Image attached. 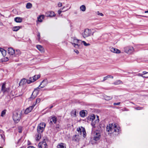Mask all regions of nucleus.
<instances>
[{
	"mask_svg": "<svg viewBox=\"0 0 148 148\" xmlns=\"http://www.w3.org/2000/svg\"><path fill=\"white\" fill-rule=\"evenodd\" d=\"M143 73L144 75L146 74H147L148 73V72H146L145 71H144L143 72Z\"/></svg>",
	"mask_w": 148,
	"mask_h": 148,
	"instance_id": "3c124183",
	"label": "nucleus"
},
{
	"mask_svg": "<svg viewBox=\"0 0 148 148\" xmlns=\"http://www.w3.org/2000/svg\"><path fill=\"white\" fill-rule=\"evenodd\" d=\"M38 89L36 88L34 90L31 95V98H32V99H34L37 95L38 93Z\"/></svg>",
	"mask_w": 148,
	"mask_h": 148,
	"instance_id": "f8f14e48",
	"label": "nucleus"
},
{
	"mask_svg": "<svg viewBox=\"0 0 148 148\" xmlns=\"http://www.w3.org/2000/svg\"><path fill=\"white\" fill-rule=\"evenodd\" d=\"M41 135L40 133H39L36 135V140H39L41 138Z\"/></svg>",
	"mask_w": 148,
	"mask_h": 148,
	"instance_id": "473e14b6",
	"label": "nucleus"
},
{
	"mask_svg": "<svg viewBox=\"0 0 148 148\" xmlns=\"http://www.w3.org/2000/svg\"><path fill=\"white\" fill-rule=\"evenodd\" d=\"M138 76H141L142 77H143V75L141 74H140V73H139L138 74Z\"/></svg>",
	"mask_w": 148,
	"mask_h": 148,
	"instance_id": "864d4df0",
	"label": "nucleus"
},
{
	"mask_svg": "<svg viewBox=\"0 0 148 148\" xmlns=\"http://www.w3.org/2000/svg\"><path fill=\"white\" fill-rule=\"evenodd\" d=\"M77 131L79 134L81 135L82 134L83 136L85 137L86 136V130L84 128L81 127L77 128Z\"/></svg>",
	"mask_w": 148,
	"mask_h": 148,
	"instance_id": "0eeeda50",
	"label": "nucleus"
},
{
	"mask_svg": "<svg viewBox=\"0 0 148 148\" xmlns=\"http://www.w3.org/2000/svg\"><path fill=\"white\" fill-rule=\"evenodd\" d=\"M34 82V80H33L32 79H31V77L29 78V80L27 81V82L28 84H30L31 82Z\"/></svg>",
	"mask_w": 148,
	"mask_h": 148,
	"instance_id": "e433bc0d",
	"label": "nucleus"
},
{
	"mask_svg": "<svg viewBox=\"0 0 148 148\" xmlns=\"http://www.w3.org/2000/svg\"><path fill=\"white\" fill-rule=\"evenodd\" d=\"M32 7V4L30 3H27L26 5V7L27 9H30Z\"/></svg>",
	"mask_w": 148,
	"mask_h": 148,
	"instance_id": "f704fd0d",
	"label": "nucleus"
},
{
	"mask_svg": "<svg viewBox=\"0 0 148 148\" xmlns=\"http://www.w3.org/2000/svg\"><path fill=\"white\" fill-rule=\"evenodd\" d=\"M48 83L47 79H45L42 82L40 86L36 88L38 89H40L41 88H43L47 85Z\"/></svg>",
	"mask_w": 148,
	"mask_h": 148,
	"instance_id": "1a4fd4ad",
	"label": "nucleus"
},
{
	"mask_svg": "<svg viewBox=\"0 0 148 148\" xmlns=\"http://www.w3.org/2000/svg\"><path fill=\"white\" fill-rule=\"evenodd\" d=\"M80 9L81 11L84 12L86 11V7L85 5H82L80 6Z\"/></svg>",
	"mask_w": 148,
	"mask_h": 148,
	"instance_id": "a878e982",
	"label": "nucleus"
},
{
	"mask_svg": "<svg viewBox=\"0 0 148 148\" xmlns=\"http://www.w3.org/2000/svg\"><path fill=\"white\" fill-rule=\"evenodd\" d=\"M46 126V124L45 123H40L37 127V132L39 133H41L44 130Z\"/></svg>",
	"mask_w": 148,
	"mask_h": 148,
	"instance_id": "423d86ee",
	"label": "nucleus"
},
{
	"mask_svg": "<svg viewBox=\"0 0 148 148\" xmlns=\"http://www.w3.org/2000/svg\"><path fill=\"white\" fill-rule=\"evenodd\" d=\"M120 103V102H118L117 103H114V105H119Z\"/></svg>",
	"mask_w": 148,
	"mask_h": 148,
	"instance_id": "a18cd8bd",
	"label": "nucleus"
},
{
	"mask_svg": "<svg viewBox=\"0 0 148 148\" xmlns=\"http://www.w3.org/2000/svg\"><path fill=\"white\" fill-rule=\"evenodd\" d=\"M25 79H22L21 82H20V83H21L22 82H23L24 81H25Z\"/></svg>",
	"mask_w": 148,
	"mask_h": 148,
	"instance_id": "603ef678",
	"label": "nucleus"
},
{
	"mask_svg": "<svg viewBox=\"0 0 148 148\" xmlns=\"http://www.w3.org/2000/svg\"><path fill=\"white\" fill-rule=\"evenodd\" d=\"M146 76H143V77H143V78H146Z\"/></svg>",
	"mask_w": 148,
	"mask_h": 148,
	"instance_id": "e2e57ef3",
	"label": "nucleus"
},
{
	"mask_svg": "<svg viewBox=\"0 0 148 148\" xmlns=\"http://www.w3.org/2000/svg\"><path fill=\"white\" fill-rule=\"evenodd\" d=\"M40 77V76L39 75H36L33 77H31V79H32L33 80H34L35 81L39 78Z\"/></svg>",
	"mask_w": 148,
	"mask_h": 148,
	"instance_id": "b1692460",
	"label": "nucleus"
},
{
	"mask_svg": "<svg viewBox=\"0 0 148 148\" xmlns=\"http://www.w3.org/2000/svg\"><path fill=\"white\" fill-rule=\"evenodd\" d=\"M95 116L94 115H91L90 116V119L91 121H92V123H91V125L94 127H95V125L97 124L99 122V116H97V119L95 120Z\"/></svg>",
	"mask_w": 148,
	"mask_h": 148,
	"instance_id": "7ed1b4c3",
	"label": "nucleus"
},
{
	"mask_svg": "<svg viewBox=\"0 0 148 148\" xmlns=\"http://www.w3.org/2000/svg\"><path fill=\"white\" fill-rule=\"evenodd\" d=\"M109 78H111L113 79V77L112 76L110 75H108L107 76L105 77H103V81H104L107 80V79Z\"/></svg>",
	"mask_w": 148,
	"mask_h": 148,
	"instance_id": "72a5a7b5",
	"label": "nucleus"
},
{
	"mask_svg": "<svg viewBox=\"0 0 148 148\" xmlns=\"http://www.w3.org/2000/svg\"><path fill=\"white\" fill-rule=\"evenodd\" d=\"M104 98L106 100H109L112 99V96H109L107 95H105L104 96Z\"/></svg>",
	"mask_w": 148,
	"mask_h": 148,
	"instance_id": "c85d7f7f",
	"label": "nucleus"
},
{
	"mask_svg": "<svg viewBox=\"0 0 148 148\" xmlns=\"http://www.w3.org/2000/svg\"><path fill=\"white\" fill-rule=\"evenodd\" d=\"M80 115L81 117H84L86 116V112L84 110H82L80 112Z\"/></svg>",
	"mask_w": 148,
	"mask_h": 148,
	"instance_id": "cd10ccee",
	"label": "nucleus"
},
{
	"mask_svg": "<svg viewBox=\"0 0 148 148\" xmlns=\"http://www.w3.org/2000/svg\"><path fill=\"white\" fill-rule=\"evenodd\" d=\"M72 140L75 141H78L79 139V135H75L72 137Z\"/></svg>",
	"mask_w": 148,
	"mask_h": 148,
	"instance_id": "aec40b11",
	"label": "nucleus"
},
{
	"mask_svg": "<svg viewBox=\"0 0 148 148\" xmlns=\"http://www.w3.org/2000/svg\"><path fill=\"white\" fill-rule=\"evenodd\" d=\"M0 148H1V147H0Z\"/></svg>",
	"mask_w": 148,
	"mask_h": 148,
	"instance_id": "338daca9",
	"label": "nucleus"
},
{
	"mask_svg": "<svg viewBox=\"0 0 148 148\" xmlns=\"http://www.w3.org/2000/svg\"><path fill=\"white\" fill-rule=\"evenodd\" d=\"M96 14L98 15H99V16H103V15L102 13H100L99 11L97 12H96Z\"/></svg>",
	"mask_w": 148,
	"mask_h": 148,
	"instance_id": "58836bf2",
	"label": "nucleus"
},
{
	"mask_svg": "<svg viewBox=\"0 0 148 148\" xmlns=\"http://www.w3.org/2000/svg\"><path fill=\"white\" fill-rule=\"evenodd\" d=\"M3 25V23L2 22H0V25L1 26Z\"/></svg>",
	"mask_w": 148,
	"mask_h": 148,
	"instance_id": "6e6d98bb",
	"label": "nucleus"
},
{
	"mask_svg": "<svg viewBox=\"0 0 148 148\" xmlns=\"http://www.w3.org/2000/svg\"><path fill=\"white\" fill-rule=\"evenodd\" d=\"M110 50L111 52L116 53H121L120 50L113 47L111 48Z\"/></svg>",
	"mask_w": 148,
	"mask_h": 148,
	"instance_id": "4468645a",
	"label": "nucleus"
},
{
	"mask_svg": "<svg viewBox=\"0 0 148 148\" xmlns=\"http://www.w3.org/2000/svg\"><path fill=\"white\" fill-rule=\"evenodd\" d=\"M36 47L42 53L44 52V49L42 46L39 45H36Z\"/></svg>",
	"mask_w": 148,
	"mask_h": 148,
	"instance_id": "a211bd4d",
	"label": "nucleus"
},
{
	"mask_svg": "<svg viewBox=\"0 0 148 148\" xmlns=\"http://www.w3.org/2000/svg\"><path fill=\"white\" fill-rule=\"evenodd\" d=\"M38 39H39V40L40 39V33H38Z\"/></svg>",
	"mask_w": 148,
	"mask_h": 148,
	"instance_id": "8fccbe9b",
	"label": "nucleus"
},
{
	"mask_svg": "<svg viewBox=\"0 0 148 148\" xmlns=\"http://www.w3.org/2000/svg\"><path fill=\"white\" fill-rule=\"evenodd\" d=\"M21 115V113L20 112L18 113L15 112L13 113V119L16 123H17L20 120Z\"/></svg>",
	"mask_w": 148,
	"mask_h": 148,
	"instance_id": "f03ea898",
	"label": "nucleus"
},
{
	"mask_svg": "<svg viewBox=\"0 0 148 148\" xmlns=\"http://www.w3.org/2000/svg\"><path fill=\"white\" fill-rule=\"evenodd\" d=\"M27 148H35V147L32 146H29Z\"/></svg>",
	"mask_w": 148,
	"mask_h": 148,
	"instance_id": "5fc2aeb1",
	"label": "nucleus"
},
{
	"mask_svg": "<svg viewBox=\"0 0 148 148\" xmlns=\"http://www.w3.org/2000/svg\"><path fill=\"white\" fill-rule=\"evenodd\" d=\"M0 136H1V137L2 138V139H3V141H4L5 140V135L4 134H1Z\"/></svg>",
	"mask_w": 148,
	"mask_h": 148,
	"instance_id": "ea45409f",
	"label": "nucleus"
},
{
	"mask_svg": "<svg viewBox=\"0 0 148 148\" xmlns=\"http://www.w3.org/2000/svg\"><path fill=\"white\" fill-rule=\"evenodd\" d=\"M18 132L19 133H21L22 132V128L21 127H19L18 128Z\"/></svg>",
	"mask_w": 148,
	"mask_h": 148,
	"instance_id": "a19ab883",
	"label": "nucleus"
},
{
	"mask_svg": "<svg viewBox=\"0 0 148 148\" xmlns=\"http://www.w3.org/2000/svg\"><path fill=\"white\" fill-rule=\"evenodd\" d=\"M57 148H66V145L64 143H61L57 145Z\"/></svg>",
	"mask_w": 148,
	"mask_h": 148,
	"instance_id": "f3484780",
	"label": "nucleus"
},
{
	"mask_svg": "<svg viewBox=\"0 0 148 148\" xmlns=\"http://www.w3.org/2000/svg\"><path fill=\"white\" fill-rule=\"evenodd\" d=\"M40 101V98H38L36 99V102L37 103H39Z\"/></svg>",
	"mask_w": 148,
	"mask_h": 148,
	"instance_id": "79ce46f5",
	"label": "nucleus"
},
{
	"mask_svg": "<svg viewBox=\"0 0 148 148\" xmlns=\"http://www.w3.org/2000/svg\"><path fill=\"white\" fill-rule=\"evenodd\" d=\"M73 42H72V45L76 48L78 49L81 47L80 43L81 40H77L75 38H73Z\"/></svg>",
	"mask_w": 148,
	"mask_h": 148,
	"instance_id": "39448f33",
	"label": "nucleus"
},
{
	"mask_svg": "<svg viewBox=\"0 0 148 148\" xmlns=\"http://www.w3.org/2000/svg\"><path fill=\"white\" fill-rule=\"evenodd\" d=\"M0 15L4 16L3 15H2L1 13H0Z\"/></svg>",
	"mask_w": 148,
	"mask_h": 148,
	"instance_id": "052dcab7",
	"label": "nucleus"
},
{
	"mask_svg": "<svg viewBox=\"0 0 148 148\" xmlns=\"http://www.w3.org/2000/svg\"><path fill=\"white\" fill-rule=\"evenodd\" d=\"M93 33H92V32L90 29H84L82 34V36L84 38H86L91 36V35H93Z\"/></svg>",
	"mask_w": 148,
	"mask_h": 148,
	"instance_id": "20e7f679",
	"label": "nucleus"
},
{
	"mask_svg": "<svg viewBox=\"0 0 148 148\" xmlns=\"http://www.w3.org/2000/svg\"><path fill=\"white\" fill-rule=\"evenodd\" d=\"M20 27L19 26H15L13 27L12 30L14 31H17L20 29Z\"/></svg>",
	"mask_w": 148,
	"mask_h": 148,
	"instance_id": "c9c22d12",
	"label": "nucleus"
},
{
	"mask_svg": "<svg viewBox=\"0 0 148 148\" xmlns=\"http://www.w3.org/2000/svg\"><path fill=\"white\" fill-rule=\"evenodd\" d=\"M76 111L75 110H73L71 112V116L73 117H75L76 116Z\"/></svg>",
	"mask_w": 148,
	"mask_h": 148,
	"instance_id": "393cba45",
	"label": "nucleus"
},
{
	"mask_svg": "<svg viewBox=\"0 0 148 148\" xmlns=\"http://www.w3.org/2000/svg\"><path fill=\"white\" fill-rule=\"evenodd\" d=\"M0 51H1L3 56H5L6 55V51L3 49L0 48Z\"/></svg>",
	"mask_w": 148,
	"mask_h": 148,
	"instance_id": "2f4dec72",
	"label": "nucleus"
},
{
	"mask_svg": "<svg viewBox=\"0 0 148 148\" xmlns=\"http://www.w3.org/2000/svg\"><path fill=\"white\" fill-rule=\"evenodd\" d=\"M53 107V106H52L50 107L49 108H50V109H51Z\"/></svg>",
	"mask_w": 148,
	"mask_h": 148,
	"instance_id": "13d9d810",
	"label": "nucleus"
},
{
	"mask_svg": "<svg viewBox=\"0 0 148 148\" xmlns=\"http://www.w3.org/2000/svg\"><path fill=\"white\" fill-rule=\"evenodd\" d=\"M143 16V17H146V16Z\"/></svg>",
	"mask_w": 148,
	"mask_h": 148,
	"instance_id": "69168bd1",
	"label": "nucleus"
},
{
	"mask_svg": "<svg viewBox=\"0 0 148 148\" xmlns=\"http://www.w3.org/2000/svg\"><path fill=\"white\" fill-rule=\"evenodd\" d=\"M145 13H148V10L147 11H145Z\"/></svg>",
	"mask_w": 148,
	"mask_h": 148,
	"instance_id": "4d7b16f0",
	"label": "nucleus"
},
{
	"mask_svg": "<svg viewBox=\"0 0 148 148\" xmlns=\"http://www.w3.org/2000/svg\"><path fill=\"white\" fill-rule=\"evenodd\" d=\"M125 52L129 54H132L134 51L133 47L132 46H127L124 48Z\"/></svg>",
	"mask_w": 148,
	"mask_h": 148,
	"instance_id": "6e6552de",
	"label": "nucleus"
},
{
	"mask_svg": "<svg viewBox=\"0 0 148 148\" xmlns=\"http://www.w3.org/2000/svg\"><path fill=\"white\" fill-rule=\"evenodd\" d=\"M62 12V10H59L58 11V13L60 14Z\"/></svg>",
	"mask_w": 148,
	"mask_h": 148,
	"instance_id": "49530a36",
	"label": "nucleus"
},
{
	"mask_svg": "<svg viewBox=\"0 0 148 148\" xmlns=\"http://www.w3.org/2000/svg\"><path fill=\"white\" fill-rule=\"evenodd\" d=\"M122 83V82L120 80H117L114 82V84L115 85H118Z\"/></svg>",
	"mask_w": 148,
	"mask_h": 148,
	"instance_id": "c756f323",
	"label": "nucleus"
},
{
	"mask_svg": "<svg viewBox=\"0 0 148 148\" xmlns=\"http://www.w3.org/2000/svg\"><path fill=\"white\" fill-rule=\"evenodd\" d=\"M5 83H3L2 86L1 90L3 93L4 92L8 91V89L5 88Z\"/></svg>",
	"mask_w": 148,
	"mask_h": 148,
	"instance_id": "6ab92c4d",
	"label": "nucleus"
},
{
	"mask_svg": "<svg viewBox=\"0 0 148 148\" xmlns=\"http://www.w3.org/2000/svg\"><path fill=\"white\" fill-rule=\"evenodd\" d=\"M39 148H47V144L45 141L40 143L38 145Z\"/></svg>",
	"mask_w": 148,
	"mask_h": 148,
	"instance_id": "ddd939ff",
	"label": "nucleus"
},
{
	"mask_svg": "<svg viewBox=\"0 0 148 148\" xmlns=\"http://www.w3.org/2000/svg\"><path fill=\"white\" fill-rule=\"evenodd\" d=\"M45 15L47 17H54L56 14L53 11H49L46 12Z\"/></svg>",
	"mask_w": 148,
	"mask_h": 148,
	"instance_id": "9b49d317",
	"label": "nucleus"
},
{
	"mask_svg": "<svg viewBox=\"0 0 148 148\" xmlns=\"http://www.w3.org/2000/svg\"><path fill=\"white\" fill-rule=\"evenodd\" d=\"M16 56H19L21 54V52L19 50H16L15 51L14 53Z\"/></svg>",
	"mask_w": 148,
	"mask_h": 148,
	"instance_id": "bb28decb",
	"label": "nucleus"
},
{
	"mask_svg": "<svg viewBox=\"0 0 148 148\" xmlns=\"http://www.w3.org/2000/svg\"><path fill=\"white\" fill-rule=\"evenodd\" d=\"M51 120L50 122V123H52L53 122L54 123H56L57 121V118L55 116H52L51 117Z\"/></svg>",
	"mask_w": 148,
	"mask_h": 148,
	"instance_id": "412c9836",
	"label": "nucleus"
},
{
	"mask_svg": "<svg viewBox=\"0 0 148 148\" xmlns=\"http://www.w3.org/2000/svg\"><path fill=\"white\" fill-rule=\"evenodd\" d=\"M120 128L119 127H117L115 123L109 124L106 127V130L108 134H114L115 135H117L119 134Z\"/></svg>",
	"mask_w": 148,
	"mask_h": 148,
	"instance_id": "f257e3e1",
	"label": "nucleus"
},
{
	"mask_svg": "<svg viewBox=\"0 0 148 148\" xmlns=\"http://www.w3.org/2000/svg\"><path fill=\"white\" fill-rule=\"evenodd\" d=\"M6 110H3L1 113V116L2 117L4 116L5 114L6 113Z\"/></svg>",
	"mask_w": 148,
	"mask_h": 148,
	"instance_id": "4c0bfd02",
	"label": "nucleus"
},
{
	"mask_svg": "<svg viewBox=\"0 0 148 148\" xmlns=\"http://www.w3.org/2000/svg\"><path fill=\"white\" fill-rule=\"evenodd\" d=\"M100 138V134L99 133L95 132L94 137L92 138V140L97 141L99 140Z\"/></svg>",
	"mask_w": 148,
	"mask_h": 148,
	"instance_id": "9d476101",
	"label": "nucleus"
},
{
	"mask_svg": "<svg viewBox=\"0 0 148 148\" xmlns=\"http://www.w3.org/2000/svg\"><path fill=\"white\" fill-rule=\"evenodd\" d=\"M146 77L148 78V75L146 76Z\"/></svg>",
	"mask_w": 148,
	"mask_h": 148,
	"instance_id": "0e129e2a",
	"label": "nucleus"
},
{
	"mask_svg": "<svg viewBox=\"0 0 148 148\" xmlns=\"http://www.w3.org/2000/svg\"><path fill=\"white\" fill-rule=\"evenodd\" d=\"M45 17V16L43 15H42L38 17V21L40 22H42V19H43Z\"/></svg>",
	"mask_w": 148,
	"mask_h": 148,
	"instance_id": "5701e85b",
	"label": "nucleus"
},
{
	"mask_svg": "<svg viewBox=\"0 0 148 148\" xmlns=\"http://www.w3.org/2000/svg\"><path fill=\"white\" fill-rule=\"evenodd\" d=\"M33 109V107H32L31 106L27 108L25 110V114H27L28 113L30 112Z\"/></svg>",
	"mask_w": 148,
	"mask_h": 148,
	"instance_id": "2eb2a0df",
	"label": "nucleus"
},
{
	"mask_svg": "<svg viewBox=\"0 0 148 148\" xmlns=\"http://www.w3.org/2000/svg\"><path fill=\"white\" fill-rule=\"evenodd\" d=\"M14 21L16 23H21L22 21L21 18L17 17L14 18Z\"/></svg>",
	"mask_w": 148,
	"mask_h": 148,
	"instance_id": "4be33fe9",
	"label": "nucleus"
},
{
	"mask_svg": "<svg viewBox=\"0 0 148 148\" xmlns=\"http://www.w3.org/2000/svg\"><path fill=\"white\" fill-rule=\"evenodd\" d=\"M8 53L12 55L14 54L15 52L14 49L11 47H10L8 48Z\"/></svg>",
	"mask_w": 148,
	"mask_h": 148,
	"instance_id": "dca6fc26",
	"label": "nucleus"
},
{
	"mask_svg": "<svg viewBox=\"0 0 148 148\" xmlns=\"http://www.w3.org/2000/svg\"><path fill=\"white\" fill-rule=\"evenodd\" d=\"M135 108L137 110H139L141 109V108L140 107H138L137 108Z\"/></svg>",
	"mask_w": 148,
	"mask_h": 148,
	"instance_id": "de8ad7c7",
	"label": "nucleus"
},
{
	"mask_svg": "<svg viewBox=\"0 0 148 148\" xmlns=\"http://www.w3.org/2000/svg\"><path fill=\"white\" fill-rule=\"evenodd\" d=\"M2 132H3V131L2 130H0V133H1Z\"/></svg>",
	"mask_w": 148,
	"mask_h": 148,
	"instance_id": "680f3d73",
	"label": "nucleus"
},
{
	"mask_svg": "<svg viewBox=\"0 0 148 148\" xmlns=\"http://www.w3.org/2000/svg\"><path fill=\"white\" fill-rule=\"evenodd\" d=\"M74 51L77 54H78L79 53V51L77 50H74Z\"/></svg>",
	"mask_w": 148,
	"mask_h": 148,
	"instance_id": "09e8293b",
	"label": "nucleus"
},
{
	"mask_svg": "<svg viewBox=\"0 0 148 148\" xmlns=\"http://www.w3.org/2000/svg\"><path fill=\"white\" fill-rule=\"evenodd\" d=\"M37 104L36 102H35V103H34L33 104V105L31 106V107H33V108H34V106H35Z\"/></svg>",
	"mask_w": 148,
	"mask_h": 148,
	"instance_id": "37998d69",
	"label": "nucleus"
},
{
	"mask_svg": "<svg viewBox=\"0 0 148 148\" xmlns=\"http://www.w3.org/2000/svg\"><path fill=\"white\" fill-rule=\"evenodd\" d=\"M125 111H128V110L126 108H125Z\"/></svg>",
	"mask_w": 148,
	"mask_h": 148,
	"instance_id": "bf43d9fd",
	"label": "nucleus"
},
{
	"mask_svg": "<svg viewBox=\"0 0 148 148\" xmlns=\"http://www.w3.org/2000/svg\"><path fill=\"white\" fill-rule=\"evenodd\" d=\"M82 43H83L84 45L86 46H88L90 45V44L89 43H87L85 41H82L81 40V42L80 43L81 47L82 46Z\"/></svg>",
	"mask_w": 148,
	"mask_h": 148,
	"instance_id": "7c9ffc66",
	"label": "nucleus"
},
{
	"mask_svg": "<svg viewBox=\"0 0 148 148\" xmlns=\"http://www.w3.org/2000/svg\"><path fill=\"white\" fill-rule=\"evenodd\" d=\"M58 5L59 7H60L62 6V3L61 2H59L58 4Z\"/></svg>",
	"mask_w": 148,
	"mask_h": 148,
	"instance_id": "c03bdc74",
	"label": "nucleus"
}]
</instances>
